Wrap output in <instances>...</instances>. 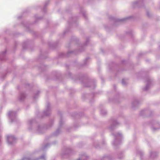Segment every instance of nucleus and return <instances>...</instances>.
<instances>
[{"instance_id":"39448f33","label":"nucleus","mask_w":160,"mask_h":160,"mask_svg":"<svg viewBox=\"0 0 160 160\" xmlns=\"http://www.w3.org/2000/svg\"><path fill=\"white\" fill-rule=\"evenodd\" d=\"M25 97V95L24 93H22L20 95L19 99L20 100H22Z\"/></svg>"},{"instance_id":"423d86ee","label":"nucleus","mask_w":160,"mask_h":160,"mask_svg":"<svg viewBox=\"0 0 160 160\" xmlns=\"http://www.w3.org/2000/svg\"><path fill=\"white\" fill-rule=\"evenodd\" d=\"M33 121L32 120H29L28 122V127L30 129H31V128H30V127L31 126V125L32 124V123L33 122Z\"/></svg>"},{"instance_id":"f3484780","label":"nucleus","mask_w":160,"mask_h":160,"mask_svg":"<svg viewBox=\"0 0 160 160\" xmlns=\"http://www.w3.org/2000/svg\"><path fill=\"white\" fill-rule=\"evenodd\" d=\"M152 129H153V131H155V130H157V129H156V128H152Z\"/></svg>"},{"instance_id":"a211bd4d","label":"nucleus","mask_w":160,"mask_h":160,"mask_svg":"<svg viewBox=\"0 0 160 160\" xmlns=\"http://www.w3.org/2000/svg\"><path fill=\"white\" fill-rule=\"evenodd\" d=\"M47 145H46V146H45V147H47Z\"/></svg>"},{"instance_id":"7ed1b4c3","label":"nucleus","mask_w":160,"mask_h":160,"mask_svg":"<svg viewBox=\"0 0 160 160\" xmlns=\"http://www.w3.org/2000/svg\"><path fill=\"white\" fill-rule=\"evenodd\" d=\"M115 137V139L114 141L113 142V145L114 146H115L118 143H117V138H118V137H121V134L120 133H118L116 134H115L114 135Z\"/></svg>"},{"instance_id":"4468645a","label":"nucleus","mask_w":160,"mask_h":160,"mask_svg":"<svg viewBox=\"0 0 160 160\" xmlns=\"http://www.w3.org/2000/svg\"><path fill=\"white\" fill-rule=\"evenodd\" d=\"M63 121L62 120H61L59 122V124L60 125L62 124Z\"/></svg>"},{"instance_id":"dca6fc26","label":"nucleus","mask_w":160,"mask_h":160,"mask_svg":"<svg viewBox=\"0 0 160 160\" xmlns=\"http://www.w3.org/2000/svg\"><path fill=\"white\" fill-rule=\"evenodd\" d=\"M122 84L123 85H125V83H124V81L123 80H122Z\"/></svg>"},{"instance_id":"9d476101","label":"nucleus","mask_w":160,"mask_h":160,"mask_svg":"<svg viewBox=\"0 0 160 160\" xmlns=\"http://www.w3.org/2000/svg\"><path fill=\"white\" fill-rule=\"evenodd\" d=\"M101 113L102 115H104L106 114L107 112L106 111L104 110H102L101 111Z\"/></svg>"},{"instance_id":"1a4fd4ad","label":"nucleus","mask_w":160,"mask_h":160,"mask_svg":"<svg viewBox=\"0 0 160 160\" xmlns=\"http://www.w3.org/2000/svg\"><path fill=\"white\" fill-rule=\"evenodd\" d=\"M149 82H150V81L149 80L148 81V84L146 85V86L144 88V90L146 91V90H147L148 89V88H149L148 84H149Z\"/></svg>"},{"instance_id":"f257e3e1","label":"nucleus","mask_w":160,"mask_h":160,"mask_svg":"<svg viewBox=\"0 0 160 160\" xmlns=\"http://www.w3.org/2000/svg\"><path fill=\"white\" fill-rule=\"evenodd\" d=\"M7 141L10 145H12L16 142V139L13 136L9 135L7 136Z\"/></svg>"},{"instance_id":"f03ea898","label":"nucleus","mask_w":160,"mask_h":160,"mask_svg":"<svg viewBox=\"0 0 160 160\" xmlns=\"http://www.w3.org/2000/svg\"><path fill=\"white\" fill-rule=\"evenodd\" d=\"M16 115V113L12 111H10L9 112L8 116L9 118L11 119V122L13 121V118H15Z\"/></svg>"},{"instance_id":"ddd939ff","label":"nucleus","mask_w":160,"mask_h":160,"mask_svg":"<svg viewBox=\"0 0 160 160\" xmlns=\"http://www.w3.org/2000/svg\"><path fill=\"white\" fill-rule=\"evenodd\" d=\"M40 158H41V159H44L45 158V155H42V156H41V157H40Z\"/></svg>"},{"instance_id":"9b49d317","label":"nucleus","mask_w":160,"mask_h":160,"mask_svg":"<svg viewBox=\"0 0 160 160\" xmlns=\"http://www.w3.org/2000/svg\"><path fill=\"white\" fill-rule=\"evenodd\" d=\"M156 154V153L155 152H152L150 153V156L151 158H154V155Z\"/></svg>"},{"instance_id":"0eeeda50","label":"nucleus","mask_w":160,"mask_h":160,"mask_svg":"<svg viewBox=\"0 0 160 160\" xmlns=\"http://www.w3.org/2000/svg\"><path fill=\"white\" fill-rule=\"evenodd\" d=\"M87 158V156L85 155H83L78 160H86Z\"/></svg>"},{"instance_id":"20e7f679","label":"nucleus","mask_w":160,"mask_h":160,"mask_svg":"<svg viewBox=\"0 0 160 160\" xmlns=\"http://www.w3.org/2000/svg\"><path fill=\"white\" fill-rule=\"evenodd\" d=\"M49 105L48 104L47 108L46 111L44 112L43 113L46 116H48L50 114L51 112L49 110Z\"/></svg>"},{"instance_id":"f8f14e48","label":"nucleus","mask_w":160,"mask_h":160,"mask_svg":"<svg viewBox=\"0 0 160 160\" xmlns=\"http://www.w3.org/2000/svg\"><path fill=\"white\" fill-rule=\"evenodd\" d=\"M118 122H117V121H114L113 122V126H115V125H118Z\"/></svg>"},{"instance_id":"2eb2a0df","label":"nucleus","mask_w":160,"mask_h":160,"mask_svg":"<svg viewBox=\"0 0 160 160\" xmlns=\"http://www.w3.org/2000/svg\"><path fill=\"white\" fill-rule=\"evenodd\" d=\"M6 53V52L4 51L1 54V55L3 56Z\"/></svg>"},{"instance_id":"6e6552de","label":"nucleus","mask_w":160,"mask_h":160,"mask_svg":"<svg viewBox=\"0 0 160 160\" xmlns=\"http://www.w3.org/2000/svg\"><path fill=\"white\" fill-rule=\"evenodd\" d=\"M43 129V128H41L40 126H39L37 129V132L39 133H41L42 132V131Z\"/></svg>"}]
</instances>
